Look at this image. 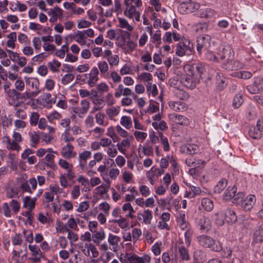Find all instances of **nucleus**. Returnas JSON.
Wrapping results in <instances>:
<instances>
[{"mask_svg": "<svg viewBox=\"0 0 263 263\" xmlns=\"http://www.w3.org/2000/svg\"><path fill=\"white\" fill-rule=\"evenodd\" d=\"M48 14L55 16L57 17L62 16V10L59 7L56 6L53 9H50L48 11Z\"/></svg>", "mask_w": 263, "mask_h": 263, "instance_id": "13d9d810", "label": "nucleus"}, {"mask_svg": "<svg viewBox=\"0 0 263 263\" xmlns=\"http://www.w3.org/2000/svg\"><path fill=\"white\" fill-rule=\"evenodd\" d=\"M99 72L101 74L104 75L108 70V65L107 63L104 61H101L98 63Z\"/></svg>", "mask_w": 263, "mask_h": 263, "instance_id": "ea45409f", "label": "nucleus"}, {"mask_svg": "<svg viewBox=\"0 0 263 263\" xmlns=\"http://www.w3.org/2000/svg\"><path fill=\"white\" fill-rule=\"evenodd\" d=\"M199 224L200 226V229L202 230L208 229L210 225V220L205 217H202L199 219Z\"/></svg>", "mask_w": 263, "mask_h": 263, "instance_id": "6e6d98bb", "label": "nucleus"}, {"mask_svg": "<svg viewBox=\"0 0 263 263\" xmlns=\"http://www.w3.org/2000/svg\"><path fill=\"white\" fill-rule=\"evenodd\" d=\"M37 186V181L35 178H30L27 181H24L21 184L20 188L23 192L32 194V190H34Z\"/></svg>", "mask_w": 263, "mask_h": 263, "instance_id": "423d86ee", "label": "nucleus"}, {"mask_svg": "<svg viewBox=\"0 0 263 263\" xmlns=\"http://www.w3.org/2000/svg\"><path fill=\"white\" fill-rule=\"evenodd\" d=\"M245 194L242 192H238L237 194L235 193L234 196L232 199V202L235 204L241 205L245 198Z\"/></svg>", "mask_w": 263, "mask_h": 263, "instance_id": "a19ab883", "label": "nucleus"}, {"mask_svg": "<svg viewBox=\"0 0 263 263\" xmlns=\"http://www.w3.org/2000/svg\"><path fill=\"white\" fill-rule=\"evenodd\" d=\"M130 145V144L128 139H123L121 141L120 143L117 144L118 150L122 154H125L126 152L125 148L129 147Z\"/></svg>", "mask_w": 263, "mask_h": 263, "instance_id": "473e14b6", "label": "nucleus"}, {"mask_svg": "<svg viewBox=\"0 0 263 263\" xmlns=\"http://www.w3.org/2000/svg\"><path fill=\"white\" fill-rule=\"evenodd\" d=\"M105 237L104 231L102 229L99 231L92 233V239L94 243L99 245Z\"/></svg>", "mask_w": 263, "mask_h": 263, "instance_id": "4be33fe9", "label": "nucleus"}, {"mask_svg": "<svg viewBox=\"0 0 263 263\" xmlns=\"http://www.w3.org/2000/svg\"><path fill=\"white\" fill-rule=\"evenodd\" d=\"M12 242L13 245H21L23 243L22 235L20 234H16L12 238Z\"/></svg>", "mask_w": 263, "mask_h": 263, "instance_id": "774afa93", "label": "nucleus"}, {"mask_svg": "<svg viewBox=\"0 0 263 263\" xmlns=\"http://www.w3.org/2000/svg\"><path fill=\"white\" fill-rule=\"evenodd\" d=\"M235 76L240 79H248L252 77V74L249 71H241L235 72Z\"/></svg>", "mask_w": 263, "mask_h": 263, "instance_id": "de8ad7c7", "label": "nucleus"}, {"mask_svg": "<svg viewBox=\"0 0 263 263\" xmlns=\"http://www.w3.org/2000/svg\"><path fill=\"white\" fill-rule=\"evenodd\" d=\"M23 233L26 241L29 243L33 242L34 237L32 231H27L26 230H24Z\"/></svg>", "mask_w": 263, "mask_h": 263, "instance_id": "338daca9", "label": "nucleus"}, {"mask_svg": "<svg viewBox=\"0 0 263 263\" xmlns=\"http://www.w3.org/2000/svg\"><path fill=\"white\" fill-rule=\"evenodd\" d=\"M84 33L83 31L78 30L74 37L75 41L82 46L85 45L86 43V36H85Z\"/></svg>", "mask_w": 263, "mask_h": 263, "instance_id": "7c9ffc66", "label": "nucleus"}, {"mask_svg": "<svg viewBox=\"0 0 263 263\" xmlns=\"http://www.w3.org/2000/svg\"><path fill=\"white\" fill-rule=\"evenodd\" d=\"M237 187L235 186H229L224 192L223 198L225 200H232L236 193Z\"/></svg>", "mask_w": 263, "mask_h": 263, "instance_id": "5701e85b", "label": "nucleus"}, {"mask_svg": "<svg viewBox=\"0 0 263 263\" xmlns=\"http://www.w3.org/2000/svg\"><path fill=\"white\" fill-rule=\"evenodd\" d=\"M114 223H117L119 226L122 229L126 228L128 226V223L125 218H120L119 219L112 220Z\"/></svg>", "mask_w": 263, "mask_h": 263, "instance_id": "5fc2aeb1", "label": "nucleus"}, {"mask_svg": "<svg viewBox=\"0 0 263 263\" xmlns=\"http://www.w3.org/2000/svg\"><path fill=\"white\" fill-rule=\"evenodd\" d=\"M18 103L16 104L14 106V110H15V115L18 118L23 120L27 118V114L26 112L22 109L18 108Z\"/></svg>", "mask_w": 263, "mask_h": 263, "instance_id": "58836bf2", "label": "nucleus"}, {"mask_svg": "<svg viewBox=\"0 0 263 263\" xmlns=\"http://www.w3.org/2000/svg\"><path fill=\"white\" fill-rule=\"evenodd\" d=\"M61 117V115L57 111H54L49 114L47 116V119L51 123H52L54 120H59Z\"/></svg>", "mask_w": 263, "mask_h": 263, "instance_id": "bf43d9fd", "label": "nucleus"}, {"mask_svg": "<svg viewBox=\"0 0 263 263\" xmlns=\"http://www.w3.org/2000/svg\"><path fill=\"white\" fill-rule=\"evenodd\" d=\"M253 235L254 242L261 243L263 241V230L260 227H256Z\"/></svg>", "mask_w": 263, "mask_h": 263, "instance_id": "393cba45", "label": "nucleus"}, {"mask_svg": "<svg viewBox=\"0 0 263 263\" xmlns=\"http://www.w3.org/2000/svg\"><path fill=\"white\" fill-rule=\"evenodd\" d=\"M152 126L154 128L160 129L161 130H164L168 128L166 123L164 121H160L159 123L157 122H153Z\"/></svg>", "mask_w": 263, "mask_h": 263, "instance_id": "3c124183", "label": "nucleus"}, {"mask_svg": "<svg viewBox=\"0 0 263 263\" xmlns=\"http://www.w3.org/2000/svg\"><path fill=\"white\" fill-rule=\"evenodd\" d=\"M120 111L119 107H112L106 110V114L110 119H112L114 117L117 116Z\"/></svg>", "mask_w": 263, "mask_h": 263, "instance_id": "37998d69", "label": "nucleus"}, {"mask_svg": "<svg viewBox=\"0 0 263 263\" xmlns=\"http://www.w3.org/2000/svg\"><path fill=\"white\" fill-rule=\"evenodd\" d=\"M29 136L30 137V141L31 142V146L32 147H35L36 146V145L39 142V135L36 132L33 131L29 133Z\"/></svg>", "mask_w": 263, "mask_h": 263, "instance_id": "72a5a7b5", "label": "nucleus"}, {"mask_svg": "<svg viewBox=\"0 0 263 263\" xmlns=\"http://www.w3.org/2000/svg\"><path fill=\"white\" fill-rule=\"evenodd\" d=\"M213 219L215 220V223L218 226H222L225 221L223 215H221V211L220 213H215L213 216Z\"/></svg>", "mask_w": 263, "mask_h": 263, "instance_id": "e433bc0d", "label": "nucleus"}, {"mask_svg": "<svg viewBox=\"0 0 263 263\" xmlns=\"http://www.w3.org/2000/svg\"><path fill=\"white\" fill-rule=\"evenodd\" d=\"M256 202V197L254 195L250 194L244 198L241 206L246 211H250L252 209Z\"/></svg>", "mask_w": 263, "mask_h": 263, "instance_id": "9d476101", "label": "nucleus"}, {"mask_svg": "<svg viewBox=\"0 0 263 263\" xmlns=\"http://www.w3.org/2000/svg\"><path fill=\"white\" fill-rule=\"evenodd\" d=\"M74 78L73 74L71 73H68L65 74L62 78L61 82L63 85H67L69 84L73 81Z\"/></svg>", "mask_w": 263, "mask_h": 263, "instance_id": "4d7b16f0", "label": "nucleus"}, {"mask_svg": "<svg viewBox=\"0 0 263 263\" xmlns=\"http://www.w3.org/2000/svg\"><path fill=\"white\" fill-rule=\"evenodd\" d=\"M201 205L202 208L208 212L211 211L214 207L212 200L208 198H204L202 199Z\"/></svg>", "mask_w": 263, "mask_h": 263, "instance_id": "c85d7f7f", "label": "nucleus"}, {"mask_svg": "<svg viewBox=\"0 0 263 263\" xmlns=\"http://www.w3.org/2000/svg\"><path fill=\"white\" fill-rule=\"evenodd\" d=\"M228 182L227 180L222 178L220 180H219L217 184L214 187V192L217 194H220L221 192L224 189L227 185Z\"/></svg>", "mask_w": 263, "mask_h": 263, "instance_id": "bb28decb", "label": "nucleus"}, {"mask_svg": "<svg viewBox=\"0 0 263 263\" xmlns=\"http://www.w3.org/2000/svg\"><path fill=\"white\" fill-rule=\"evenodd\" d=\"M173 197L170 195L167 196L166 198L159 200L160 205L163 208H165L166 209L170 210L171 208V201Z\"/></svg>", "mask_w": 263, "mask_h": 263, "instance_id": "2f4dec72", "label": "nucleus"}, {"mask_svg": "<svg viewBox=\"0 0 263 263\" xmlns=\"http://www.w3.org/2000/svg\"><path fill=\"white\" fill-rule=\"evenodd\" d=\"M79 249L86 256H90L91 253L92 258H96L99 256V251L92 243L80 242L78 245Z\"/></svg>", "mask_w": 263, "mask_h": 263, "instance_id": "7ed1b4c3", "label": "nucleus"}, {"mask_svg": "<svg viewBox=\"0 0 263 263\" xmlns=\"http://www.w3.org/2000/svg\"><path fill=\"white\" fill-rule=\"evenodd\" d=\"M192 46H190L189 41L180 42L177 45L176 54L179 56H183L187 50L192 51Z\"/></svg>", "mask_w": 263, "mask_h": 263, "instance_id": "1a4fd4ad", "label": "nucleus"}, {"mask_svg": "<svg viewBox=\"0 0 263 263\" xmlns=\"http://www.w3.org/2000/svg\"><path fill=\"white\" fill-rule=\"evenodd\" d=\"M127 260L130 263H141V258L135 254L127 255Z\"/></svg>", "mask_w": 263, "mask_h": 263, "instance_id": "0e129e2a", "label": "nucleus"}, {"mask_svg": "<svg viewBox=\"0 0 263 263\" xmlns=\"http://www.w3.org/2000/svg\"><path fill=\"white\" fill-rule=\"evenodd\" d=\"M221 215H223L225 221L228 223H234L236 222L237 218L235 212L231 209H226L221 211Z\"/></svg>", "mask_w": 263, "mask_h": 263, "instance_id": "f8f14e48", "label": "nucleus"}, {"mask_svg": "<svg viewBox=\"0 0 263 263\" xmlns=\"http://www.w3.org/2000/svg\"><path fill=\"white\" fill-rule=\"evenodd\" d=\"M180 228L181 230H184L187 228L188 223L185 220V215L184 214L180 215V218L179 220Z\"/></svg>", "mask_w": 263, "mask_h": 263, "instance_id": "69168bd1", "label": "nucleus"}, {"mask_svg": "<svg viewBox=\"0 0 263 263\" xmlns=\"http://www.w3.org/2000/svg\"><path fill=\"white\" fill-rule=\"evenodd\" d=\"M199 6L198 3L189 0V2H186L184 4H179L178 10L182 14L190 13L198 9Z\"/></svg>", "mask_w": 263, "mask_h": 263, "instance_id": "39448f33", "label": "nucleus"}, {"mask_svg": "<svg viewBox=\"0 0 263 263\" xmlns=\"http://www.w3.org/2000/svg\"><path fill=\"white\" fill-rule=\"evenodd\" d=\"M141 217L143 218L144 223L149 224L153 218L152 212L148 209L145 210L142 214L139 213L138 214L137 218L139 220L141 219Z\"/></svg>", "mask_w": 263, "mask_h": 263, "instance_id": "6ab92c4d", "label": "nucleus"}, {"mask_svg": "<svg viewBox=\"0 0 263 263\" xmlns=\"http://www.w3.org/2000/svg\"><path fill=\"white\" fill-rule=\"evenodd\" d=\"M121 241V238L117 235L109 234L108 238L109 249L113 252H117L119 249V243Z\"/></svg>", "mask_w": 263, "mask_h": 263, "instance_id": "ddd939ff", "label": "nucleus"}, {"mask_svg": "<svg viewBox=\"0 0 263 263\" xmlns=\"http://www.w3.org/2000/svg\"><path fill=\"white\" fill-rule=\"evenodd\" d=\"M178 252L179 255L182 260H189L190 259L189 250L184 246H179Z\"/></svg>", "mask_w": 263, "mask_h": 263, "instance_id": "c756f323", "label": "nucleus"}, {"mask_svg": "<svg viewBox=\"0 0 263 263\" xmlns=\"http://www.w3.org/2000/svg\"><path fill=\"white\" fill-rule=\"evenodd\" d=\"M243 99L242 95L240 94H237L233 99V106L235 108H239L242 104Z\"/></svg>", "mask_w": 263, "mask_h": 263, "instance_id": "79ce46f5", "label": "nucleus"}, {"mask_svg": "<svg viewBox=\"0 0 263 263\" xmlns=\"http://www.w3.org/2000/svg\"><path fill=\"white\" fill-rule=\"evenodd\" d=\"M217 83L218 84L217 87L219 90L223 89L227 85V83L225 78L221 79L219 73L216 74Z\"/></svg>", "mask_w": 263, "mask_h": 263, "instance_id": "49530a36", "label": "nucleus"}, {"mask_svg": "<svg viewBox=\"0 0 263 263\" xmlns=\"http://www.w3.org/2000/svg\"><path fill=\"white\" fill-rule=\"evenodd\" d=\"M73 146L68 143L66 146L62 148L61 152V155L63 157L66 159L75 157L76 156V153L73 151Z\"/></svg>", "mask_w": 263, "mask_h": 263, "instance_id": "4468645a", "label": "nucleus"}, {"mask_svg": "<svg viewBox=\"0 0 263 263\" xmlns=\"http://www.w3.org/2000/svg\"><path fill=\"white\" fill-rule=\"evenodd\" d=\"M80 186L78 185H74L71 191V198L73 199H76L80 196Z\"/></svg>", "mask_w": 263, "mask_h": 263, "instance_id": "052dcab7", "label": "nucleus"}, {"mask_svg": "<svg viewBox=\"0 0 263 263\" xmlns=\"http://www.w3.org/2000/svg\"><path fill=\"white\" fill-rule=\"evenodd\" d=\"M199 12L200 16L203 18H211L215 15V12L211 8L200 9Z\"/></svg>", "mask_w": 263, "mask_h": 263, "instance_id": "cd10ccee", "label": "nucleus"}, {"mask_svg": "<svg viewBox=\"0 0 263 263\" xmlns=\"http://www.w3.org/2000/svg\"><path fill=\"white\" fill-rule=\"evenodd\" d=\"M28 248L31 252L32 255L33 256L32 260L36 263L40 262L41 259L43 257V254L39 247L36 245H29Z\"/></svg>", "mask_w": 263, "mask_h": 263, "instance_id": "2eb2a0df", "label": "nucleus"}, {"mask_svg": "<svg viewBox=\"0 0 263 263\" xmlns=\"http://www.w3.org/2000/svg\"><path fill=\"white\" fill-rule=\"evenodd\" d=\"M263 82L262 78H256L254 82L247 86V89L249 92L252 94H255L260 92L261 83Z\"/></svg>", "mask_w": 263, "mask_h": 263, "instance_id": "9b49d317", "label": "nucleus"}, {"mask_svg": "<svg viewBox=\"0 0 263 263\" xmlns=\"http://www.w3.org/2000/svg\"><path fill=\"white\" fill-rule=\"evenodd\" d=\"M91 153L88 151H85L79 155V165L81 169L86 168V162L87 159L91 157Z\"/></svg>", "mask_w": 263, "mask_h": 263, "instance_id": "f3484780", "label": "nucleus"}, {"mask_svg": "<svg viewBox=\"0 0 263 263\" xmlns=\"http://www.w3.org/2000/svg\"><path fill=\"white\" fill-rule=\"evenodd\" d=\"M77 181L83 186L82 189V192H88L91 191L89 181L88 178L84 177L82 175H80L77 178Z\"/></svg>", "mask_w": 263, "mask_h": 263, "instance_id": "a211bd4d", "label": "nucleus"}, {"mask_svg": "<svg viewBox=\"0 0 263 263\" xmlns=\"http://www.w3.org/2000/svg\"><path fill=\"white\" fill-rule=\"evenodd\" d=\"M36 200V198H31L29 196L25 197L23 199V207L30 211L33 210L35 207Z\"/></svg>", "mask_w": 263, "mask_h": 263, "instance_id": "aec40b11", "label": "nucleus"}, {"mask_svg": "<svg viewBox=\"0 0 263 263\" xmlns=\"http://www.w3.org/2000/svg\"><path fill=\"white\" fill-rule=\"evenodd\" d=\"M175 94L176 97L181 100H186L189 98V94L186 91L182 89H177Z\"/></svg>", "mask_w": 263, "mask_h": 263, "instance_id": "8fccbe9b", "label": "nucleus"}, {"mask_svg": "<svg viewBox=\"0 0 263 263\" xmlns=\"http://www.w3.org/2000/svg\"><path fill=\"white\" fill-rule=\"evenodd\" d=\"M169 107L175 111H184L187 110V105L180 101H170L168 103Z\"/></svg>", "mask_w": 263, "mask_h": 263, "instance_id": "dca6fc26", "label": "nucleus"}, {"mask_svg": "<svg viewBox=\"0 0 263 263\" xmlns=\"http://www.w3.org/2000/svg\"><path fill=\"white\" fill-rule=\"evenodd\" d=\"M183 69L185 74L182 77V83L187 88H195L196 84L199 82L203 72V65L199 63L186 64L184 66Z\"/></svg>", "mask_w": 263, "mask_h": 263, "instance_id": "f257e3e1", "label": "nucleus"}, {"mask_svg": "<svg viewBox=\"0 0 263 263\" xmlns=\"http://www.w3.org/2000/svg\"><path fill=\"white\" fill-rule=\"evenodd\" d=\"M160 31H157L153 35L152 41L157 47L161 44V37Z\"/></svg>", "mask_w": 263, "mask_h": 263, "instance_id": "864d4df0", "label": "nucleus"}, {"mask_svg": "<svg viewBox=\"0 0 263 263\" xmlns=\"http://www.w3.org/2000/svg\"><path fill=\"white\" fill-rule=\"evenodd\" d=\"M27 85L30 86L32 88L39 89V82L37 79L33 78H28L26 80Z\"/></svg>", "mask_w": 263, "mask_h": 263, "instance_id": "09e8293b", "label": "nucleus"}, {"mask_svg": "<svg viewBox=\"0 0 263 263\" xmlns=\"http://www.w3.org/2000/svg\"><path fill=\"white\" fill-rule=\"evenodd\" d=\"M127 7L124 11V14L127 17L135 20L137 22L140 21V13L135 6L126 5Z\"/></svg>", "mask_w": 263, "mask_h": 263, "instance_id": "0eeeda50", "label": "nucleus"}, {"mask_svg": "<svg viewBox=\"0 0 263 263\" xmlns=\"http://www.w3.org/2000/svg\"><path fill=\"white\" fill-rule=\"evenodd\" d=\"M61 65V63L57 60H53L48 63V66L52 72H57Z\"/></svg>", "mask_w": 263, "mask_h": 263, "instance_id": "a18cd8bd", "label": "nucleus"}, {"mask_svg": "<svg viewBox=\"0 0 263 263\" xmlns=\"http://www.w3.org/2000/svg\"><path fill=\"white\" fill-rule=\"evenodd\" d=\"M197 240L200 246L204 248H210L214 252H219L222 249L221 243L214 240L211 237L202 235L197 237Z\"/></svg>", "mask_w": 263, "mask_h": 263, "instance_id": "f03ea898", "label": "nucleus"}, {"mask_svg": "<svg viewBox=\"0 0 263 263\" xmlns=\"http://www.w3.org/2000/svg\"><path fill=\"white\" fill-rule=\"evenodd\" d=\"M159 138L161 144L163 146V150L168 152L170 150V144L168 142L167 138L163 135L162 133H159Z\"/></svg>", "mask_w": 263, "mask_h": 263, "instance_id": "c03bdc74", "label": "nucleus"}, {"mask_svg": "<svg viewBox=\"0 0 263 263\" xmlns=\"http://www.w3.org/2000/svg\"><path fill=\"white\" fill-rule=\"evenodd\" d=\"M211 37L209 35L199 36L197 39V50L199 54L206 51L210 47Z\"/></svg>", "mask_w": 263, "mask_h": 263, "instance_id": "20e7f679", "label": "nucleus"}, {"mask_svg": "<svg viewBox=\"0 0 263 263\" xmlns=\"http://www.w3.org/2000/svg\"><path fill=\"white\" fill-rule=\"evenodd\" d=\"M120 124L127 129L130 128L132 126L131 118L126 116L122 117L120 120Z\"/></svg>", "mask_w": 263, "mask_h": 263, "instance_id": "4c0bfd02", "label": "nucleus"}, {"mask_svg": "<svg viewBox=\"0 0 263 263\" xmlns=\"http://www.w3.org/2000/svg\"><path fill=\"white\" fill-rule=\"evenodd\" d=\"M119 26L122 28L126 29L129 31L133 30V27L129 24L127 21L123 18H118Z\"/></svg>", "mask_w": 263, "mask_h": 263, "instance_id": "c9c22d12", "label": "nucleus"}, {"mask_svg": "<svg viewBox=\"0 0 263 263\" xmlns=\"http://www.w3.org/2000/svg\"><path fill=\"white\" fill-rule=\"evenodd\" d=\"M96 123L102 126H106L107 124L104 123L105 115L101 112L97 114L95 116Z\"/></svg>", "mask_w": 263, "mask_h": 263, "instance_id": "e2e57ef3", "label": "nucleus"}, {"mask_svg": "<svg viewBox=\"0 0 263 263\" xmlns=\"http://www.w3.org/2000/svg\"><path fill=\"white\" fill-rule=\"evenodd\" d=\"M8 40L6 42V46L12 49L15 47V42L16 41V33L13 32L7 35Z\"/></svg>", "mask_w": 263, "mask_h": 263, "instance_id": "a878e982", "label": "nucleus"}, {"mask_svg": "<svg viewBox=\"0 0 263 263\" xmlns=\"http://www.w3.org/2000/svg\"><path fill=\"white\" fill-rule=\"evenodd\" d=\"M40 115L36 112H33L30 117V123L32 126H36L39 120Z\"/></svg>", "mask_w": 263, "mask_h": 263, "instance_id": "603ef678", "label": "nucleus"}, {"mask_svg": "<svg viewBox=\"0 0 263 263\" xmlns=\"http://www.w3.org/2000/svg\"><path fill=\"white\" fill-rule=\"evenodd\" d=\"M248 133L249 136L254 139H258L261 137V133L259 129L254 125L250 126Z\"/></svg>", "mask_w": 263, "mask_h": 263, "instance_id": "b1692460", "label": "nucleus"}, {"mask_svg": "<svg viewBox=\"0 0 263 263\" xmlns=\"http://www.w3.org/2000/svg\"><path fill=\"white\" fill-rule=\"evenodd\" d=\"M146 89L147 92L149 93H152L153 96H155L158 94V90L156 85L155 84L152 85L151 82L147 83Z\"/></svg>", "mask_w": 263, "mask_h": 263, "instance_id": "680f3d73", "label": "nucleus"}, {"mask_svg": "<svg viewBox=\"0 0 263 263\" xmlns=\"http://www.w3.org/2000/svg\"><path fill=\"white\" fill-rule=\"evenodd\" d=\"M80 105L81 107H79L81 111L80 114L84 116L87 112L89 108L90 103L86 100H83L81 101Z\"/></svg>", "mask_w": 263, "mask_h": 263, "instance_id": "f704fd0d", "label": "nucleus"}, {"mask_svg": "<svg viewBox=\"0 0 263 263\" xmlns=\"http://www.w3.org/2000/svg\"><path fill=\"white\" fill-rule=\"evenodd\" d=\"M170 116L172 117V118L175 119L174 121L177 124L182 125H187L189 124V120L183 116L177 115L176 114H173Z\"/></svg>", "mask_w": 263, "mask_h": 263, "instance_id": "412c9836", "label": "nucleus"}, {"mask_svg": "<svg viewBox=\"0 0 263 263\" xmlns=\"http://www.w3.org/2000/svg\"><path fill=\"white\" fill-rule=\"evenodd\" d=\"M99 70L96 67L91 68L89 73L85 74L88 79L87 84L90 87L94 86L99 80Z\"/></svg>", "mask_w": 263, "mask_h": 263, "instance_id": "6e6552de", "label": "nucleus"}]
</instances>
